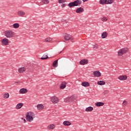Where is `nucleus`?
I'll return each mask as SVG.
<instances>
[{
    "instance_id": "39",
    "label": "nucleus",
    "mask_w": 131,
    "mask_h": 131,
    "mask_svg": "<svg viewBox=\"0 0 131 131\" xmlns=\"http://www.w3.org/2000/svg\"><path fill=\"white\" fill-rule=\"evenodd\" d=\"M61 7L62 8H65V7H66V4H61Z\"/></svg>"
},
{
    "instance_id": "12",
    "label": "nucleus",
    "mask_w": 131,
    "mask_h": 131,
    "mask_svg": "<svg viewBox=\"0 0 131 131\" xmlns=\"http://www.w3.org/2000/svg\"><path fill=\"white\" fill-rule=\"evenodd\" d=\"M120 80H126L127 79V76L126 75H122L118 77Z\"/></svg>"
},
{
    "instance_id": "45",
    "label": "nucleus",
    "mask_w": 131,
    "mask_h": 131,
    "mask_svg": "<svg viewBox=\"0 0 131 131\" xmlns=\"http://www.w3.org/2000/svg\"><path fill=\"white\" fill-rule=\"evenodd\" d=\"M62 53V51H60V53H59V54H61Z\"/></svg>"
},
{
    "instance_id": "31",
    "label": "nucleus",
    "mask_w": 131,
    "mask_h": 131,
    "mask_svg": "<svg viewBox=\"0 0 131 131\" xmlns=\"http://www.w3.org/2000/svg\"><path fill=\"white\" fill-rule=\"evenodd\" d=\"M41 2H42L44 5H48V4L50 3V0H41Z\"/></svg>"
},
{
    "instance_id": "1",
    "label": "nucleus",
    "mask_w": 131,
    "mask_h": 131,
    "mask_svg": "<svg viewBox=\"0 0 131 131\" xmlns=\"http://www.w3.org/2000/svg\"><path fill=\"white\" fill-rule=\"evenodd\" d=\"M35 117V114L33 112H28L26 115V119L29 122L33 121V119Z\"/></svg>"
},
{
    "instance_id": "7",
    "label": "nucleus",
    "mask_w": 131,
    "mask_h": 131,
    "mask_svg": "<svg viewBox=\"0 0 131 131\" xmlns=\"http://www.w3.org/2000/svg\"><path fill=\"white\" fill-rule=\"evenodd\" d=\"M51 101L54 104H57L59 102V98L56 96H53L51 98Z\"/></svg>"
},
{
    "instance_id": "21",
    "label": "nucleus",
    "mask_w": 131,
    "mask_h": 131,
    "mask_svg": "<svg viewBox=\"0 0 131 131\" xmlns=\"http://www.w3.org/2000/svg\"><path fill=\"white\" fill-rule=\"evenodd\" d=\"M23 105H24V104L22 103H18L16 106V109H17V110L21 109V108H22V107H23Z\"/></svg>"
},
{
    "instance_id": "11",
    "label": "nucleus",
    "mask_w": 131,
    "mask_h": 131,
    "mask_svg": "<svg viewBox=\"0 0 131 131\" xmlns=\"http://www.w3.org/2000/svg\"><path fill=\"white\" fill-rule=\"evenodd\" d=\"M63 37L66 40H70V39H71V35L68 34H65L63 35Z\"/></svg>"
},
{
    "instance_id": "18",
    "label": "nucleus",
    "mask_w": 131,
    "mask_h": 131,
    "mask_svg": "<svg viewBox=\"0 0 131 131\" xmlns=\"http://www.w3.org/2000/svg\"><path fill=\"white\" fill-rule=\"evenodd\" d=\"M107 36H108V33H107V32H103L101 34L102 38H106V37H107Z\"/></svg>"
},
{
    "instance_id": "24",
    "label": "nucleus",
    "mask_w": 131,
    "mask_h": 131,
    "mask_svg": "<svg viewBox=\"0 0 131 131\" xmlns=\"http://www.w3.org/2000/svg\"><path fill=\"white\" fill-rule=\"evenodd\" d=\"M38 110H42L43 109V105L40 104L37 105Z\"/></svg>"
},
{
    "instance_id": "29",
    "label": "nucleus",
    "mask_w": 131,
    "mask_h": 131,
    "mask_svg": "<svg viewBox=\"0 0 131 131\" xmlns=\"http://www.w3.org/2000/svg\"><path fill=\"white\" fill-rule=\"evenodd\" d=\"M3 97L5 99H9V97H10V95L8 93H6L4 94Z\"/></svg>"
},
{
    "instance_id": "8",
    "label": "nucleus",
    "mask_w": 131,
    "mask_h": 131,
    "mask_svg": "<svg viewBox=\"0 0 131 131\" xmlns=\"http://www.w3.org/2000/svg\"><path fill=\"white\" fill-rule=\"evenodd\" d=\"M79 63H80V65H85V64L89 63V60L83 59L81 60V61H80Z\"/></svg>"
},
{
    "instance_id": "27",
    "label": "nucleus",
    "mask_w": 131,
    "mask_h": 131,
    "mask_svg": "<svg viewBox=\"0 0 131 131\" xmlns=\"http://www.w3.org/2000/svg\"><path fill=\"white\" fill-rule=\"evenodd\" d=\"M48 129H54L55 128V124H50L48 126Z\"/></svg>"
},
{
    "instance_id": "36",
    "label": "nucleus",
    "mask_w": 131,
    "mask_h": 131,
    "mask_svg": "<svg viewBox=\"0 0 131 131\" xmlns=\"http://www.w3.org/2000/svg\"><path fill=\"white\" fill-rule=\"evenodd\" d=\"M66 1L65 0H58L59 4H63V3H65Z\"/></svg>"
},
{
    "instance_id": "19",
    "label": "nucleus",
    "mask_w": 131,
    "mask_h": 131,
    "mask_svg": "<svg viewBox=\"0 0 131 131\" xmlns=\"http://www.w3.org/2000/svg\"><path fill=\"white\" fill-rule=\"evenodd\" d=\"M63 124L64 126H69V125H71V123L68 121H64Z\"/></svg>"
},
{
    "instance_id": "26",
    "label": "nucleus",
    "mask_w": 131,
    "mask_h": 131,
    "mask_svg": "<svg viewBox=\"0 0 131 131\" xmlns=\"http://www.w3.org/2000/svg\"><path fill=\"white\" fill-rule=\"evenodd\" d=\"M104 104L103 102H99L96 103V106H97V107H101V106H104Z\"/></svg>"
},
{
    "instance_id": "16",
    "label": "nucleus",
    "mask_w": 131,
    "mask_h": 131,
    "mask_svg": "<svg viewBox=\"0 0 131 131\" xmlns=\"http://www.w3.org/2000/svg\"><path fill=\"white\" fill-rule=\"evenodd\" d=\"M26 71V69L24 67L19 68L18 69V72L19 73H23V72H25Z\"/></svg>"
},
{
    "instance_id": "38",
    "label": "nucleus",
    "mask_w": 131,
    "mask_h": 131,
    "mask_svg": "<svg viewBox=\"0 0 131 131\" xmlns=\"http://www.w3.org/2000/svg\"><path fill=\"white\" fill-rule=\"evenodd\" d=\"M108 1V5H110V4H113V0H107Z\"/></svg>"
},
{
    "instance_id": "37",
    "label": "nucleus",
    "mask_w": 131,
    "mask_h": 131,
    "mask_svg": "<svg viewBox=\"0 0 131 131\" xmlns=\"http://www.w3.org/2000/svg\"><path fill=\"white\" fill-rule=\"evenodd\" d=\"M102 21H107V18L103 17L101 18Z\"/></svg>"
},
{
    "instance_id": "30",
    "label": "nucleus",
    "mask_w": 131,
    "mask_h": 131,
    "mask_svg": "<svg viewBox=\"0 0 131 131\" xmlns=\"http://www.w3.org/2000/svg\"><path fill=\"white\" fill-rule=\"evenodd\" d=\"M53 38L51 37L46 38L45 39V41H46V42H51Z\"/></svg>"
},
{
    "instance_id": "10",
    "label": "nucleus",
    "mask_w": 131,
    "mask_h": 131,
    "mask_svg": "<svg viewBox=\"0 0 131 131\" xmlns=\"http://www.w3.org/2000/svg\"><path fill=\"white\" fill-rule=\"evenodd\" d=\"M101 74V73L99 71H95L93 72V75H94L95 77H100Z\"/></svg>"
},
{
    "instance_id": "32",
    "label": "nucleus",
    "mask_w": 131,
    "mask_h": 131,
    "mask_svg": "<svg viewBox=\"0 0 131 131\" xmlns=\"http://www.w3.org/2000/svg\"><path fill=\"white\" fill-rule=\"evenodd\" d=\"M47 59H49V57L48 55H43L42 57H41V60H47Z\"/></svg>"
},
{
    "instance_id": "5",
    "label": "nucleus",
    "mask_w": 131,
    "mask_h": 131,
    "mask_svg": "<svg viewBox=\"0 0 131 131\" xmlns=\"http://www.w3.org/2000/svg\"><path fill=\"white\" fill-rule=\"evenodd\" d=\"M9 43L10 41L9 40V39L7 38H5L2 40V43L4 45V46H9Z\"/></svg>"
},
{
    "instance_id": "14",
    "label": "nucleus",
    "mask_w": 131,
    "mask_h": 131,
    "mask_svg": "<svg viewBox=\"0 0 131 131\" xmlns=\"http://www.w3.org/2000/svg\"><path fill=\"white\" fill-rule=\"evenodd\" d=\"M17 15H18V16L23 17V16H24L25 15V12L22 10H19L17 12Z\"/></svg>"
},
{
    "instance_id": "3",
    "label": "nucleus",
    "mask_w": 131,
    "mask_h": 131,
    "mask_svg": "<svg viewBox=\"0 0 131 131\" xmlns=\"http://www.w3.org/2000/svg\"><path fill=\"white\" fill-rule=\"evenodd\" d=\"M4 35L7 38H12V37H14V32L11 30H8L5 31Z\"/></svg>"
},
{
    "instance_id": "4",
    "label": "nucleus",
    "mask_w": 131,
    "mask_h": 131,
    "mask_svg": "<svg viewBox=\"0 0 131 131\" xmlns=\"http://www.w3.org/2000/svg\"><path fill=\"white\" fill-rule=\"evenodd\" d=\"M127 51H128V49L127 48H122L119 50L118 52V55L119 57L122 56L124 54L127 53Z\"/></svg>"
},
{
    "instance_id": "17",
    "label": "nucleus",
    "mask_w": 131,
    "mask_h": 131,
    "mask_svg": "<svg viewBox=\"0 0 131 131\" xmlns=\"http://www.w3.org/2000/svg\"><path fill=\"white\" fill-rule=\"evenodd\" d=\"M93 110H94V107L92 106H89L88 107H86L85 111L86 112H92Z\"/></svg>"
},
{
    "instance_id": "44",
    "label": "nucleus",
    "mask_w": 131,
    "mask_h": 131,
    "mask_svg": "<svg viewBox=\"0 0 131 131\" xmlns=\"http://www.w3.org/2000/svg\"><path fill=\"white\" fill-rule=\"evenodd\" d=\"M21 119H22L23 120H24V119L23 118H21Z\"/></svg>"
},
{
    "instance_id": "33",
    "label": "nucleus",
    "mask_w": 131,
    "mask_h": 131,
    "mask_svg": "<svg viewBox=\"0 0 131 131\" xmlns=\"http://www.w3.org/2000/svg\"><path fill=\"white\" fill-rule=\"evenodd\" d=\"M103 94L104 96H106V95H108V94H109V91L105 90L103 92Z\"/></svg>"
},
{
    "instance_id": "13",
    "label": "nucleus",
    "mask_w": 131,
    "mask_h": 131,
    "mask_svg": "<svg viewBox=\"0 0 131 131\" xmlns=\"http://www.w3.org/2000/svg\"><path fill=\"white\" fill-rule=\"evenodd\" d=\"M28 92V90L25 88H22L19 90L20 94H26Z\"/></svg>"
},
{
    "instance_id": "20",
    "label": "nucleus",
    "mask_w": 131,
    "mask_h": 131,
    "mask_svg": "<svg viewBox=\"0 0 131 131\" xmlns=\"http://www.w3.org/2000/svg\"><path fill=\"white\" fill-rule=\"evenodd\" d=\"M66 82H62L60 85V89L61 90H64L65 88H66Z\"/></svg>"
},
{
    "instance_id": "15",
    "label": "nucleus",
    "mask_w": 131,
    "mask_h": 131,
    "mask_svg": "<svg viewBox=\"0 0 131 131\" xmlns=\"http://www.w3.org/2000/svg\"><path fill=\"white\" fill-rule=\"evenodd\" d=\"M81 85H82V86H85V88H86L88 86H90V83H89V82L83 81L81 83Z\"/></svg>"
},
{
    "instance_id": "43",
    "label": "nucleus",
    "mask_w": 131,
    "mask_h": 131,
    "mask_svg": "<svg viewBox=\"0 0 131 131\" xmlns=\"http://www.w3.org/2000/svg\"><path fill=\"white\" fill-rule=\"evenodd\" d=\"M24 123H26V120L25 119H24Z\"/></svg>"
},
{
    "instance_id": "34",
    "label": "nucleus",
    "mask_w": 131,
    "mask_h": 131,
    "mask_svg": "<svg viewBox=\"0 0 131 131\" xmlns=\"http://www.w3.org/2000/svg\"><path fill=\"white\" fill-rule=\"evenodd\" d=\"M93 48L94 49H95L96 50H97V49H99V45H98V44H95L93 46Z\"/></svg>"
},
{
    "instance_id": "23",
    "label": "nucleus",
    "mask_w": 131,
    "mask_h": 131,
    "mask_svg": "<svg viewBox=\"0 0 131 131\" xmlns=\"http://www.w3.org/2000/svg\"><path fill=\"white\" fill-rule=\"evenodd\" d=\"M53 67L56 68L58 67V59L55 60L52 63Z\"/></svg>"
},
{
    "instance_id": "35",
    "label": "nucleus",
    "mask_w": 131,
    "mask_h": 131,
    "mask_svg": "<svg viewBox=\"0 0 131 131\" xmlns=\"http://www.w3.org/2000/svg\"><path fill=\"white\" fill-rule=\"evenodd\" d=\"M126 105H127V101L124 100L122 103V105L123 106H126Z\"/></svg>"
},
{
    "instance_id": "9",
    "label": "nucleus",
    "mask_w": 131,
    "mask_h": 131,
    "mask_svg": "<svg viewBox=\"0 0 131 131\" xmlns=\"http://www.w3.org/2000/svg\"><path fill=\"white\" fill-rule=\"evenodd\" d=\"M84 11V9H83V8L81 7L78 8L76 10V13H77V14H80L81 13H83Z\"/></svg>"
},
{
    "instance_id": "42",
    "label": "nucleus",
    "mask_w": 131,
    "mask_h": 131,
    "mask_svg": "<svg viewBox=\"0 0 131 131\" xmlns=\"http://www.w3.org/2000/svg\"><path fill=\"white\" fill-rule=\"evenodd\" d=\"M88 0H82V1L83 2V3H85V2H87Z\"/></svg>"
},
{
    "instance_id": "28",
    "label": "nucleus",
    "mask_w": 131,
    "mask_h": 131,
    "mask_svg": "<svg viewBox=\"0 0 131 131\" xmlns=\"http://www.w3.org/2000/svg\"><path fill=\"white\" fill-rule=\"evenodd\" d=\"M20 25L18 23H15L13 25V28L17 29L19 28Z\"/></svg>"
},
{
    "instance_id": "40",
    "label": "nucleus",
    "mask_w": 131,
    "mask_h": 131,
    "mask_svg": "<svg viewBox=\"0 0 131 131\" xmlns=\"http://www.w3.org/2000/svg\"><path fill=\"white\" fill-rule=\"evenodd\" d=\"M70 39L72 42H74V39L71 38Z\"/></svg>"
},
{
    "instance_id": "25",
    "label": "nucleus",
    "mask_w": 131,
    "mask_h": 131,
    "mask_svg": "<svg viewBox=\"0 0 131 131\" xmlns=\"http://www.w3.org/2000/svg\"><path fill=\"white\" fill-rule=\"evenodd\" d=\"M97 84L99 85H104V84H106V82L104 81H99L97 82Z\"/></svg>"
},
{
    "instance_id": "2",
    "label": "nucleus",
    "mask_w": 131,
    "mask_h": 131,
    "mask_svg": "<svg viewBox=\"0 0 131 131\" xmlns=\"http://www.w3.org/2000/svg\"><path fill=\"white\" fill-rule=\"evenodd\" d=\"M82 2L80 0H76L73 2H71L68 4V7L70 8H73V7H77V6L80 5Z\"/></svg>"
},
{
    "instance_id": "6",
    "label": "nucleus",
    "mask_w": 131,
    "mask_h": 131,
    "mask_svg": "<svg viewBox=\"0 0 131 131\" xmlns=\"http://www.w3.org/2000/svg\"><path fill=\"white\" fill-rule=\"evenodd\" d=\"M75 100V97L74 96H72L70 97H68L64 99V102L69 103V102H72V101H74Z\"/></svg>"
},
{
    "instance_id": "22",
    "label": "nucleus",
    "mask_w": 131,
    "mask_h": 131,
    "mask_svg": "<svg viewBox=\"0 0 131 131\" xmlns=\"http://www.w3.org/2000/svg\"><path fill=\"white\" fill-rule=\"evenodd\" d=\"M102 1H104L105 5H108V4L110 3L108 0H100L99 3L100 4V5H104V3L102 2Z\"/></svg>"
},
{
    "instance_id": "41",
    "label": "nucleus",
    "mask_w": 131,
    "mask_h": 131,
    "mask_svg": "<svg viewBox=\"0 0 131 131\" xmlns=\"http://www.w3.org/2000/svg\"><path fill=\"white\" fill-rule=\"evenodd\" d=\"M102 3H103V5H105V1H102Z\"/></svg>"
}]
</instances>
